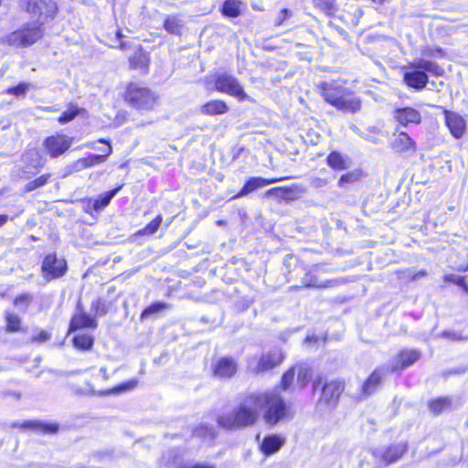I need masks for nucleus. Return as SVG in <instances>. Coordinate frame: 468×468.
Here are the masks:
<instances>
[{
  "label": "nucleus",
  "instance_id": "f257e3e1",
  "mask_svg": "<svg viewBox=\"0 0 468 468\" xmlns=\"http://www.w3.org/2000/svg\"><path fill=\"white\" fill-rule=\"evenodd\" d=\"M259 419L257 394L247 396L232 411L218 416V423L226 430H239L252 426Z\"/></svg>",
  "mask_w": 468,
  "mask_h": 468
},
{
  "label": "nucleus",
  "instance_id": "f03ea898",
  "mask_svg": "<svg viewBox=\"0 0 468 468\" xmlns=\"http://www.w3.org/2000/svg\"><path fill=\"white\" fill-rule=\"evenodd\" d=\"M319 88L325 101L343 112L356 113L362 108V100L336 81L321 82Z\"/></svg>",
  "mask_w": 468,
  "mask_h": 468
},
{
  "label": "nucleus",
  "instance_id": "7ed1b4c3",
  "mask_svg": "<svg viewBox=\"0 0 468 468\" xmlns=\"http://www.w3.org/2000/svg\"><path fill=\"white\" fill-rule=\"evenodd\" d=\"M259 412L264 410L263 419L270 426L290 420L293 416L290 406L286 405L282 398L275 392L256 393Z\"/></svg>",
  "mask_w": 468,
  "mask_h": 468
},
{
  "label": "nucleus",
  "instance_id": "20e7f679",
  "mask_svg": "<svg viewBox=\"0 0 468 468\" xmlns=\"http://www.w3.org/2000/svg\"><path fill=\"white\" fill-rule=\"evenodd\" d=\"M44 35L41 23L27 22L18 29L4 36L1 38L3 44L13 48H28L37 42Z\"/></svg>",
  "mask_w": 468,
  "mask_h": 468
},
{
  "label": "nucleus",
  "instance_id": "39448f33",
  "mask_svg": "<svg viewBox=\"0 0 468 468\" xmlns=\"http://www.w3.org/2000/svg\"><path fill=\"white\" fill-rule=\"evenodd\" d=\"M410 68L412 69V70L404 74V81L408 86L416 90H422L426 86L428 82L426 72L434 76H441L443 74V69L436 62L425 58L414 59L410 64Z\"/></svg>",
  "mask_w": 468,
  "mask_h": 468
},
{
  "label": "nucleus",
  "instance_id": "423d86ee",
  "mask_svg": "<svg viewBox=\"0 0 468 468\" xmlns=\"http://www.w3.org/2000/svg\"><path fill=\"white\" fill-rule=\"evenodd\" d=\"M124 101L138 110L151 111L158 102V95L147 87L130 83L125 89Z\"/></svg>",
  "mask_w": 468,
  "mask_h": 468
},
{
  "label": "nucleus",
  "instance_id": "0eeeda50",
  "mask_svg": "<svg viewBox=\"0 0 468 468\" xmlns=\"http://www.w3.org/2000/svg\"><path fill=\"white\" fill-rule=\"evenodd\" d=\"M215 89L219 92L235 97L240 101L249 100V96L244 91L238 79L228 73L216 76Z\"/></svg>",
  "mask_w": 468,
  "mask_h": 468
},
{
  "label": "nucleus",
  "instance_id": "6e6552de",
  "mask_svg": "<svg viewBox=\"0 0 468 468\" xmlns=\"http://www.w3.org/2000/svg\"><path fill=\"white\" fill-rule=\"evenodd\" d=\"M283 357L284 356L280 349H274L262 354L259 360L256 357L250 358L248 367L253 373L266 372L281 364Z\"/></svg>",
  "mask_w": 468,
  "mask_h": 468
},
{
  "label": "nucleus",
  "instance_id": "1a4fd4ad",
  "mask_svg": "<svg viewBox=\"0 0 468 468\" xmlns=\"http://www.w3.org/2000/svg\"><path fill=\"white\" fill-rule=\"evenodd\" d=\"M27 11L43 26L47 18L56 14L57 5L54 0H28Z\"/></svg>",
  "mask_w": 468,
  "mask_h": 468
},
{
  "label": "nucleus",
  "instance_id": "9d476101",
  "mask_svg": "<svg viewBox=\"0 0 468 468\" xmlns=\"http://www.w3.org/2000/svg\"><path fill=\"white\" fill-rule=\"evenodd\" d=\"M41 271L47 281L57 279L65 274L67 262L64 259L58 258L54 253L48 254L42 262Z\"/></svg>",
  "mask_w": 468,
  "mask_h": 468
},
{
  "label": "nucleus",
  "instance_id": "9b49d317",
  "mask_svg": "<svg viewBox=\"0 0 468 468\" xmlns=\"http://www.w3.org/2000/svg\"><path fill=\"white\" fill-rule=\"evenodd\" d=\"M408 444L399 442L387 448H378L372 451L373 456L386 465L398 462L407 452Z\"/></svg>",
  "mask_w": 468,
  "mask_h": 468
},
{
  "label": "nucleus",
  "instance_id": "f8f14e48",
  "mask_svg": "<svg viewBox=\"0 0 468 468\" xmlns=\"http://www.w3.org/2000/svg\"><path fill=\"white\" fill-rule=\"evenodd\" d=\"M71 144L72 139L65 134L52 135L44 141L45 148L53 158L64 154L71 146Z\"/></svg>",
  "mask_w": 468,
  "mask_h": 468
},
{
  "label": "nucleus",
  "instance_id": "ddd939ff",
  "mask_svg": "<svg viewBox=\"0 0 468 468\" xmlns=\"http://www.w3.org/2000/svg\"><path fill=\"white\" fill-rule=\"evenodd\" d=\"M291 178H293V176L271 178V179H267V178H263V177H260V176L250 177L246 181V183L244 184V186H242L240 191L237 195H235L232 198L236 199V198L245 197V196L249 195L250 193H251L259 188H261L265 186H269V185H271V184H274L277 182H282L283 180H287V179H291Z\"/></svg>",
  "mask_w": 468,
  "mask_h": 468
},
{
  "label": "nucleus",
  "instance_id": "4468645a",
  "mask_svg": "<svg viewBox=\"0 0 468 468\" xmlns=\"http://www.w3.org/2000/svg\"><path fill=\"white\" fill-rule=\"evenodd\" d=\"M444 117L451 134L456 139L463 137L466 130V122L463 117L457 112L448 110L444 111Z\"/></svg>",
  "mask_w": 468,
  "mask_h": 468
},
{
  "label": "nucleus",
  "instance_id": "2eb2a0df",
  "mask_svg": "<svg viewBox=\"0 0 468 468\" xmlns=\"http://www.w3.org/2000/svg\"><path fill=\"white\" fill-rule=\"evenodd\" d=\"M420 357V352L416 349H405L400 351L398 356L393 359L390 370H402L413 365Z\"/></svg>",
  "mask_w": 468,
  "mask_h": 468
},
{
  "label": "nucleus",
  "instance_id": "dca6fc26",
  "mask_svg": "<svg viewBox=\"0 0 468 468\" xmlns=\"http://www.w3.org/2000/svg\"><path fill=\"white\" fill-rule=\"evenodd\" d=\"M237 372V363L233 358L222 357L213 367L214 376L219 378H229Z\"/></svg>",
  "mask_w": 468,
  "mask_h": 468
},
{
  "label": "nucleus",
  "instance_id": "f3484780",
  "mask_svg": "<svg viewBox=\"0 0 468 468\" xmlns=\"http://www.w3.org/2000/svg\"><path fill=\"white\" fill-rule=\"evenodd\" d=\"M343 389V385L338 381H332L325 384L323 388L320 402L324 401L328 406L335 405Z\"/></svg>",
  "mask_w": 468,
  "mask_h": 468
},
{
  "label": "nucleus",
  "instance_id": "a211bd4d",
  "mask_svg": "<svg viewBox=\"0 0 468 468\" xmlns=\"http://www.w3.org/2000/svg\"><path fill=\"white\" fill-rule=\"evenodd\" d=\"M394 118L403 126L410 123L418 124L421 121L420 113L416 109L410 107L397 109L394 112Z\"/></svg>",
  "mask_w": 468,
  "mask_h": 468
},
{
  "label": "nucleus",
  "instance_id": "6ab92c4d",
  "mask_svg": "<svg viewBox=\"0 0 468 468\" xmlns=\"http://www.w3.org/2000/svg\"><path fill=\"white\" fill-rule=\"evenodd\" d=\"M392 149L397 153H414L416 145L408 133H399L391 142Z\"/></svg>",
  "mask_w": 468,
  "mask_h": 468
},
{
  "label": "nucleus",
  "instance_id": "aec40b11",
  "mask_svg": "<svg viewBox=\"0 0 468 468\" xmlns=\"http://www.w3.org/2000/svg\"><path fill=\"white\" fill-rule=\"evenodd\" d=\"M326 163L334 170H346L351 166L350 158L337 151H333L328 154Z\"/></svg>",
  "mask_w": 468,
  "mask_h": 468
},
{
  "label": "nucleus",
  "instance_id": "412c9836",
  "mask_svg": "<svg viewBox=\"0 0 468 468\" xmlns=\"http://www.w3.org/2000/svg\"><path fill=\"white\" fill-rule=\"evenodd\" d=\"M19 427L22 429H31V430H35L37 431H40L42 433H50V434L57 433L58 431V428H59L58 424H57V423H48V422H43V421H39V420L26 421Z\"/></svg>",
  "mask_w": 468,
  "mask_h": 468
},
{
  "label": "nucleus",
  "instance_id": "4be33fe9",
  "mask_svg": "<svg viewBox=\"0 0 468 468\" xmlns=\"http://www.w3.org/2000/svg\"><path fill=\"white\" fill-rule=\"evenodd\" d=\"M229 111L228 105L220 100H212L200 108V112L205 115L223 114Z\"/></svg>",
  "mask_w": 468,
  "mask_h": 468
},
{
  "label": "nucleus",
  "instance_id": "5701e85b",
  "mask_svg": "<svg viewBox=\"0 0 468 468\" xmlns=\"http://www.w3.org/2000/svg\"><path fill=\"white\" fill-rule=\"evenodd\" d=\"M384 369L382 367L377 368L373 371V373L368 377L366 382L363 385V392L366 395H369L378 388L380 385L383 376Z\"/></svg>",
  "mask_w": 468,
  "mask_h": 468
},
{
  "label": "nucleus",
  "instance_id": "b1692460",
  "mask_svg": "<svg viewBox=\"0 0 468 468\" xmlns=\"http://www.w3.org/2000/svg\"><path fill=\"white\" fill-rule=\"evenodd\" d=\"M129 63L131 69H139L143 73H145L148 69L149 58L144 51L137 49L129 58Z\"/></svg>",
  "mask_w": 468,
  "mask_h": 468
},
{
  "label": "nucleus",
  "instance_id": "393cba45",
  "mask_svg": "<svg viewBox=\"0 0 468 468\" xmlns=\"http://www.w3.org/2000/svg\"><path fill=\"white\" fill-rule=\"evenodd\" d=\"M97 323L94 318L85 313H80L75 314L70 323V328L72 330H78L87 327H96Z\"/></svg>",
  "mask_w": 468,
  "mask_h": 468
},
{
  "label": "nucleus",
  "instance_id": "a878e982",
  "mask_svg": "<svg viewBox=\"0 0 468 468\" xmlns=\"http://www.w3.org/2000/svg\"><path fill=\"white\" fill-rule=\"evenodd\" d=\"M284 440L279 436H268L261 443V451L267 455L273 454L281 449Z\"/></svg>",
  "mask_w": 468,
  "mask_h": 468
},
{
  "label": "nucleus",
  "instance_id": "bb28decb",
  "mask_svg": "<svg viewBox=\"0 0 468 468\" xmlns=\"http://www.w3.org/2000/svg\"><path fill=\"white\" fill-rule=\"evenodd\" d=\"M184 27V21L179 16H166L164 21V28L170 34H180Z\"/></svg>",
  "mask_w": 468,
  "mask_h": 468
},
{
  "label": "nucleus",
  "instance_id": "cd10ccee",
  "mask_svg": "<svg viewBox=\"0 0 468 468\" xmlns=\"http://www.w3.org/2000/svg\"><path fill=\"white\" fill-rule=\"evenodd\" d=\"M314 5L326 16L334 15L338 7L335 0H314Z\"/></svg>",
  "mask_w": 468,
  "mask_h": 468
},
{
  "label": "nucleus",
  "instance_id": "c85d7f7f",
  "mask_svg": "<svg viewBox=\"0 0 468 468\" xmlns=\"http://www.w3.org/2000/svg\"><path fill=\"white\" fill-rule=\"evenodd\" d=\"M240 1L238 0H226L222 6V13L224 16L229 17H237L240 14Z\"/></svg>",
  "mask_w": 468,
  "mask_h": 468
},
{
  "label": "nucleus",
  "instance_id": "c756f323",
  "mask_svg": "<svg viewBox=\"0 0 468 468\" xmlns=\"http://www.w3.org/2000/svg\"><path fill=\"white\" fill-rule=\"evenodd\" d=\"M302 283L306 288H327L329 285V282H322L319 281V279L312 274V273H305L304 276L302 278Z\"/></svg>",
  "mask_w": 468,
  "mask_h": 468
},
{
  "label": "nucleus",
  "instance_id": "7c9ffc66",
  "mask_svg": "<svg viewBox=\"0 0 468 468\" xmlns=\"http://www.w3.org/2000/svg\"><path fill=\"white\" fill-rule=\"evenodd\" d=\"M169 308H170V304H168L166 303H163V302L154 303L143 311V313L141 314V318L142 319L148 318L153 314L161 313Z\"/></svg>",
  "mask_w": 468,
  "mask_h": 468
},
{
  "label": "nucleus",
  "instance_id": "2f4dec72",
  "mask_svg": "<svg viewBox=\"0 0 468 468\" xmlns=\"http://www.w3.org/2000/svg\"><path fill=\"white\" fill-rule=\"evenodd\" d=\"M6 331L10 333L18 332L20 330V317L11 312H5Z\"/></svg>",
  "mask_w": 468,
  "mask_h": 468
},
{
  "label": "nucleus",
  "instance_id": "473e14b6",
  "mask_svg": "<svg viewBox=\"0 0 468 468\" xmlns=\"http://www.w3.org/2000/svg\"><path fill=\"white\" fill-rule=\"evenodd\" d=\"M73 345L79 349L89 350L93 345V338L89 335H79L74 337Z\"/></svg>",
  "mask_w": 468,
  "mask_h": 468
},
{
  "label": "nucleus",
  "instance_id": "72a5a7b5",
  "mask_svg": "<svg viewBox=\"0 0 468 468\" xmlns=\"http://www.w3.org/2000/svg\"><path fill=\"white\" fill-rule=\"evenodd\" d=\"M119 188L113 189L112 191L106 192L103 196H101L100 198L94 200L93 202V208L96 211H99L102 209L103 207H107L109 203L111 202L112 198L116 195Z\"/></svg>",
  "mask_w": 468,
  "mask_h": 468
},
{
  "label": "nucleus",
  "instance_id": "f704fd0d",
  "mask_svg": "<svg viewBox=\"0 0 468 468\" xmlns=\"http://www.w3.org/2000/svg\"><path fill=\"white\" fill-rule=\"evenodd\" d=\"M360 177L361 172L359 170H354L342 175L338 180L337 185L339 187H346L347 184L356 182L357 180H359Z\"/></svg>",
  "mask_w": 468,
  "mask_h": 468
},
{
  "label": "nucleus",
  "instance_id": "c9c22d12",
  "mask_svg": "<svg viewBox=\"0 0 468 468\" xmlns=\"http://www.w3.org/2000/svg\"><path fill=\"white\" fill-rule=\"evenodd\" d=\"M451 405V400L447 398H440L430 403L431 410L435 414H440Z\"/></svg>",
  "mask_w": 468,
  "mask_h": 468
},
{
  "label": "nucleus",
  "instance_id": "e433bc0d",
  "mask_svg": "<svg viewBox=\"0 0 468 468\" xmlns=\"http://www.w3.org/2000/svg\"><path fill=\"white\" fill-rule=\"evenodd\" d=\"M312 378V371L306 367H300L297 373V385L300 388H305Z\"/></svg>",
  "mask_w": 468,
  "mask_h": 468
},
{
  "label": "nucleus",
  "instance_id": "4c0bfd02",
  "mask_svg": "<svg viewBox=\"0 0 468 468\" xmlns=\"http://www.w3.org/2000/svg\"><path fill=\"white\" fill-rule=\"evenodd\" d=\"M80 112V110L76 105L69 104V108L59 116L58 121L61 124L67 123L72 121Z\"/></svg>",
  "mask_w": 468,
  "mask_h": 468
},
{
  "label": "nucleus",
  "instance_id": "58836bf2",
  "mask_svg": "<svg viewBox=\"0 0 468 468\" xmlns=\"http://www.w3.org/2000/svg\"><path fill=\"white\" fill-rule=\"evenodd\" d=\"M99 142L108 144L107 153L104 154H92V155L89 156V159L90 160V162L92 164V166L101 164V163H104L106 161L107 157L109 155H111L112 153V148L110 145V141H107L105 139H100Z\"/></svg>",
  "mask_w": 468,
  "mask_h": 468
},
{
  "label": "nucleus",
  "instance_id": "ea45409f",
  "mask_svg": "<svg viewBox=\"0 0 468 468\" xmlns=\"http://www.w3.org/2000/svg\"><path fill=\"white\" fill-rule=\"evenodd\" d=\"M49 177H50L49 174H45V175L40 176L37 179L28 182L25 186V191L30 192V191H33V190L46 185L48 183Z\"/></svg>",
  "mask_w": 468,
  "mask_h": 468
},
{
  "label": "nucleus",
  "instance_id": "a19ab883",
  "mask_svg": "<svg viewBox=\"0 0 468 468\" xmlns=\"http://www.w3.org/2000/svg\"><path fill=\"white\" fill-rule=\"evenodd\" d=\"M162 216L158 215L154 220L147 224L143 229L139 230L141 235H152L155 233L162 223Z\"/></svg>",
  "mask_w": 468,
  "mask_h": 468
},
{
  "label": "nucleus",
  "instance_id": "79ce46f5",
  "mask_svg": "<svg viewBox=\"0 0 468 468\" xmlns=\"http://www.w3.org/2000/svg\"><path fill=\"white\" fill-rule=\"evenodd\" d=\"M298 187L296 186H292L290 187H273V188H271L269 189L265 195L267 197H270L271 195H273L274 193L278 192V191H281L282 192V197L283 198H292V194L295 192V190L297 189Z\"/></svg>",
  "mask_w": 468,
  "mask_h": 468
},
{
  "label": "nucleus",
  "instance_id": "37998d69",
  "mask_svg": "<svg viewBox=\"0 0 468 468\" xmlns=\"http://www.w3.org/2000/svg\"><path fill=\"white\" fill-rule=\"evenodd\" d=\"M33 301V296L30 293H23L16 297L14 303L18 308L26 311L31 302Z\"/></svg>",
  "mask_w": 468,
  "mask_h": 468
},
{
  "label": "nucleus",
  "instance_id": "c03bdc74",
  "mask_svg": "<svg viewBox=\"0 0 468 468\" xmlns=\"http://www.w3.org/2000/svg\"><path fill=\"white\" fill-rule=\"evenodd\" d=\"M137 384H138V381L136 379H131L123 384H121V385L113 388L112 389H111L110 391H107L106 393L118 394V393L125 392L128 390H132L137 386Z\"/></svg>",
  "mask_w": 468,
  "mask_h": 468
},
{
  "label": "nucleus",
  "instance_id": "a18cd8bd",
  "mask_svg": "<svg viewBox=\"0 0 468 468\" xmlns=\"http://www.w3.org/2000/svg\"><path fill=\"white\" fill-rule=\"evenodd\" d=\"M445 281L452 282L463 288V292L468 294V285L465 282L464 277L449 274L445 276Z\"/></svg>",
  "mask_w": 468,
  "mask_h": 468
},
{
  "label": "nucleus",
  "instance_id": "49530a36",
  "mask_svg": "<svg viewBox=\"0 0 468 468\" xmlns=\"http://www.w3.org/2000/svg\"><path fill=\"white\" fill-rule=\"evenodd\" d=\"M28 90V85L26 83H20L16 87H11L6 90L7 94L15 95L16 97L23 96Z\"/></svg>",
  "mask_w": 468,
  "mask_h": 468
},
{
  "label": "nucleus",
  "instance_id": "de8ad7c7",
  "mask_svg": "<svg viewBox=\"0 0 468 468\" xmlns=\"http://www.w3.org/2000/svg\"><path fill=\"white\" fill-rule=\"evenodd\" d=\"M294 367L290 368L287 372H285L282 378V387L284 390L288 389L294 378Z\"/></svg>",
  "mask_w": 468,
  "mask_h": 468
},
{
  "label": "nucleus",
  "instance_id": "09e8293b",
  "mask_svg": "<svg viewBox=\"0 0 468 468\" xmlns=\"http://www.w3.org/2000/svg\"><path fill=\"white\" fill-rule=\"evenodd\" d=\"M292 16V13L289 9H287V8L282 9L279 12V14L277 15L274 25L281 26L287 18L291 17Z\"/></svg>",
  "mask_w": 468,
  "mask_h": 468
},
{
  "label": "nucleus",
  "instance_id": "8fccbe9b",
  "mask_svg": "<svg viewBox=\"0 0 468 468\" xmlns=\"http://www.w3.org/2000/svg\"><path fill=\"white\" fill-rule=\"evenodd\" d=\"M89 157L80 158L73 164V168L76 171H80L85 168H89L92 166V164L90 162Z\"/></svg>",
  "mask_w": 468,
  "mask_h": 468
},
{
  "label": "nucleus",
  "instance_id": "3c124183",
  "mask_svg": "<svg viewBox=\"0 0 468 468\" xmlns=\"http://www.w3.org/2000/svg\"><path fill=\"white\" fill-rule=\"evenodd\" d=\"M421 55L425 56V57H437V56L442 57L443 53H442L441 48H436L434 49L431 48H425L421 51Z\"/></svg>",
  "mask_w": 468,
  "mask_h": 468
},
{
  "label": "nucleus",
  "instance_id": "603ef678",
  "mask_svg": "<svg viewBox=\"0 0 468 468\" xmlns=\"http://www.w3.org/2000/svg\"><path fill=\"white\" fill-rule=\"evenodd\" d=\"M50 339V334L45 330L40 331L37 335L31 339L35 343H44Z\"/></svg>",
  "mask_w": 468,
  "mask_h": 468
},
{
  "label": "nucleus",
  "instance_id": "864d4df0",
  "mask_svg": "<svg viewBox=\"0 0 468 468\" xmlns=\"http://www.w3.org/2000/svg\"><path fill=\"white\" fill-rule=\"evenodd\" d=\"M441 336L444 337V338H448V339H451L452 341H461L463 340V337L461 335H459L457 333L455 332H451V331H445L441 334Z\"/></svg>",
  "mask_w": 468,
  "mask_h": 468
},
{
  "label": "nucleus",
  "instance_id": "5fc2aeb1",
  "mask_svg": "<svg viewBox=\"0 0 468 468\" xmlns=\"http://www.w3.org/2000/svg\"><path fill=\"white\" fill-rule=\"evenodd\" d=\"M180 468H216L214 465L210 464H203V463H196L192 465H183Z\"/></svg>",
  "mask_w": 468,
  "mask_h": 468
},
{
  "label": "nucleus",
  "instance_id": "6e6d98bb",
  "mask_svg": "<svg viewBox=\"0 0 468 468\" xmlns=\"http://www.w3.org/2000/svg\"><path fill=\"white\" fill-rule=\"evenodd\" d=\"M100 374L101 375V378L104 381H107L110 378L107 368L105 367H102L100 368Z\"/></svg>",
  "mask_w": 468,
  "mask_h": 468
},
{
  "label": "nucleus",
  "instance_id": "4d7b16f0",
  "mask_svg": "<svg viewBox=\"0 0 468 468\" xmlns=\"http://www.w3.org/2000/svg\"><path fill=\"white\" fill-rule=\"evenodd\" d=\"M426 274L427 273H426L425 271H417V272L411 274L410 277H411L412 280H416V279L424 277Z\"/></svg>",
  "mask_w": 468,
  "mask_h": 468
},
{
  "label": "nucleus",
  "instance_id": "13d9d810",
  "mask_svg": "<svg viewBox=\"0 0 468 468\" xmlns=\"http://www.w3.org/2000/svg\"><path fill=\"white\" fill-rule=\"evenodd\" d=\"M314 184L315 186H325L326 182L324 179L317 178V179L314 180Z\"/></svg>",
  "mask_w": 468,
  "mask_h": 468
},
{
  "label": "nucleus",
  "instance_id": "bf43d9fd",
  "mask_svg": "<svg viewBox=\"0 0 468 468\" xmlns=\"http://www.w3.org/2000/svg\"><path fill=\"white\" fill-rule=\"evenodd\" d=\"M8 221L7 215H0V228L3 227Z\"/></svg>",
  "mask_w": 468,
  "mask_h": 468
},
{
  "label": "nucleus",
  "instance_id": "052dcab7",
  "mask_svg": "<svg viewBox=\"0 0 468 468\" xmlns=\"http://www.w3.org/2000/svg\"><path fill=\"white\" fill-rule=\"evenodd\" d=\"M101 304V302L98 301L96 303H93V308H95L96 312L100 314H105V311L101 310V311H99V305Z\"/></svg>",
  "mask_w": 468,
  "mask_h": 468
},
{
  "label": "nucleus",
  "instance_id": "680f3d73",
  "mask_svg": "<svg viewBox=\"0 0 468 468\" xmlns=\"http://www.w3.org/2000/svg\"><path fill=\"white\" fill-rule=\"evenodd\" d=\"M43 110L45 112H58L59 109L57 106H52V107H45Z\"/></svg>",
  "mask_w": 468,
  "mask_h": 468
},
{
  "label": "nucleus",
  "instance_id": "e2e57ef3",
  "mask_svg": "<svg viewBox=\"0 0 468 468\" xmlns=\"http://www.w3.org/2000/svg\"><path fill=\"white\" fill-rule=\"evenodd\" d=\"M320 384H321V379H320V378L316 379V380L314 382V385H313V386H314V389L315 390V389L318 388V386H319Z\"/></svg>",
  "mask_w": 468,
  "mask_h": 468
},
{
  "label": "nucleus",
  "instance_id": "0e129e2a",
  "mask_svg": "<svg viewBox=\"0 0 468 468\" xmlns=\"http://www.w3.org/2000/svg\"><path fill=\"white\" fill-rule=\"evenodd\" d=\"M112 48H117V46L115 45H112ZM119 48L121 49H124L125 48V44L121 42L120 45L118 46Z\"/></svg>",
  "mask_w": 468,
  "mask_h": 468
},
{
  "label": "nucleus",
  "instance_id": "69168bd1",
  "mask_svg": "<svg viewBox=\"0 0 468 468\" xmlns=\"http://www.w3.org/2000/svg\"><path fill=\"white\" fill-rule=\"evenodd\" d=\"M116 37H117V39H118V40H119V39H121V38L122 37V35L121 34V32H120V31H117V32H116Z\"/></svg>",
  "mask_w": 468,
  "mask_h": 468
}]
</instances>
